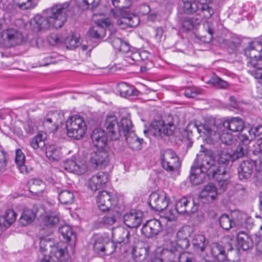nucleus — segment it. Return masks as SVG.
I'll return each instance as SVG.
<instances>
[{"instance_id":"obj_59","label":"nucleus","mask_w":262,"mask_h":262,"mask_svg":"<svg viewBox=\"0 0 262 262\" xmlns=\"http://www.w3.org/2000/svg\"><path fill=\"white\" fill-rule=\"evenodd\" d=\"M18 6L21 7L22 10H27L33 8L36 4L33 0H14Z\"/></svg>"},{"instance_id":"obj_31","label":"nucleus","mask_w":262,"mask_h":262,"mask_svg":"<svg viewBox=\"0 0 262 262\" xmlns=\"http://www.w3.org/2000/svg\"><path fill=\"white\" fill-rule=\"evenodd\" d=\"M254 241V236L251 237L245 232H239L237 235V244L243 250H247L253 247Z\"/></svg>"},{"instance_id":"obj_19","label":"nucleus","mask_w":262,"mask_h":262,"mask_svg":"<svg viewBox=\"0 0 262 262\" xmlns=\"http://www.w3.org/2000/svg\"><path fill=\"white\" fill-rule=\"evenodd\" d=\"M110 154L106 148L98 149L91 154L90 163L96 167L106 166L110 160Z\"/></svg>"},{"instance_id":"obj_49","label":"nucleus","mask_w":262,"mask_h":262,"mask_svg":"<svg viewBox=\"0 0 262 262\" xmlns=\"http://www.w3.org/2000/svg\"><path fill=\"white\" fill-rule=\"evenodd\" d=\"M244 133H242L238 137L239 141L244 143H246L245 140L248 138L249 139L247 142V145L250 143V141L253 140L255 138L253 128L245 127L243 129Z\"/></svg>"},{"instance_id":"obj_16","label":"nucleus","mask_w":262,"mask_h":262,"mask_svg":"<svg viewBox=\"0 0 262 262\" xmlns=\"http://www.w3.org/2000/svg\"><path fill=\"white\" fill-rule=\"evenodd\" d=\"M1 38L6 46L12 47L20 45L24 38L21 33L17 30L8 29L2 32Z\"/></svg>"},{"instance_id":"obj_37","label":"nucleus","mask_w":262,"mask_h":262,"mask_svg":"<svg viewBox=\"0 0 262 262\" xmlns=\"http://www.w3.org/2000/svg\"><path fill=\"white\" fill-rule=\"evenodd\" d=\"M130 250H131L133 257L137 262H142L148 255V250L145 247H139L130 245V248L128 251Z\"/></svg>"},{"instance_id":"obj_11","label":"nucleus","mask_w":262,"mask_h":262,"mask_svg":"<svg viewBox=\"0 0 262 262\" xmlns=\"http://www.w3.org/2000/svg\"><path fill=\"white\" fill-rule=\"evenodd\" d=\"M113 26L110 19L104 18L98 20L97 26L91 28L88 32V35L92 38L102 39L108 33H112Z\"/></svg>"},{"instance_id":"obj_36","label":"nucleus","mask_w":262,"mask_h":262,"mask_svg":"<svg viewBox=\"0 0 262 262\" xmlns=\"http://www.w3.org/2000/svg\"><path fill=\"white\" fill-rule=\"evenodd\" d=\"M192 244L197 252L203 253L208 245V242L204 235L196 234L193 236Z\"/></svg>"},{"instance_id":"obj_44","label":"nucleus","mask_w":262,"mask_h":262,"mask_svg":"<svg viewBox=\"0 0 262 262\" xmlns=\"http://www.w3.org/2000/svg\"><path fill=\"white\" fill-rule=\"evenodd\" d=\"M118 89L121 96L126 97L130 96H137L139 92L134 88L129 86L127 83L122 82L118 85Z\"/></svg>"},{"instance_id":"obj_6","label":"nucleus","mask_w":262,"mask_h":262,"mask_svg":"<svg viewBox=\"0 0 262 262\" xmlns=\"http://www.w3.org/2000/svg\"><path fill=\"white\" fill-rule=\"evenodd\" d=\"M255 171H262V162L259 160L248 159L243 160L238 164L237 167V174L239 180L242 182L250 181Z\"/></svg>"},{"instance_id":"obj_3","label":"nucleus","mask_w":262,"mask_h":262,"mask_svg":"<svg viewBox=\"0 0 262 262\" xmlns=\"http://www.w3.org/2000/svg\"><path fill=\"white\" fill-rule=\"evenodd\" d=\"M192 129L197 130L201 136L205 138L206 143L209 144H214L220 140L227 145H232L234 143L233 135L225 132L221 125H216L213 121L204 123H189L186 129L188 132H192Z\"/></svg>"},{"instance_id":"obj_62","label":"nucleus","mask_w":262,"mask_h":262,"mask_svg":"<svg viewBox=\"0 0 262 262\" xmlns=\"http://www.w3.org/2000/svg\"><path fill=\"white\" fill-rule=\"evenodd\" d=\"M50 44L55 46L63 42V39L59 36L57 34H52L48 38Z\"/></svg>"},{"instance_id":"obj_21","label":"nucleus","mask_w":262,"mask_h":262,"mask_svg":"<svg viewBox=\"0 0 262 262\" xmlns=\"http://www.w3.org/2000/svg\"><path fill=\"white\" fill-rule=\"evenodd\" d=\"M162 226L160 221L156 219L147 221L143 224L142 234L146 237L151 238L157 235L162 231Z\"/></svg>"},{"instance_id":"obj_18","label":"nucleus","mask_w":262,"mask_h":262,"mask_svg":"<svg viewBox=\"0 0 262 262\" xmlns=\"http://www.w3.org/2000/svg\"><path fill=\"white\" fill-rule=\"evenodd\" d=\"M106 132L111 140H116L121 136V130L116 117L114 115H108L106 117L104 122Z\"/></svg>"},{"instance_id":"obj_10","label":"nucleus","mask_w":262,"mask_h":262,"mask_svg":"<svg viewBox=\"0 0 262 262\" xmlns=\"http://www.w3.org/2000/svg\"><path fill=\"white\" fill-rule=\"evenodd\" d=\"M111 15L118 18L117 23L120 28L124 29L127 27H135L140 22L139 17L135 14L123 12L120 10H111Z\"/></svg>"},{"instance_id":"obj_13","label":"nucleus","mask_w":262,"mask_h":262,"mask_svg":"<svg viewBox=\"0 0 262 262\" xmlns=\"http://www.w3.org/2000/svg\"><path fill=\"white\" fill-rule=\"evenodd\" d=\"M112 235L116 241L115 244L117 246V248H121L119 246L124 247V251L128 252L130 248V243L132 241L128 230L123 227H118L113 230Z\"/></svg>"},{"instance_id":"obj_45","label":"nucleus","mask_w":262,"mask_h":262,"mask_svg":"<svg viewBox=\"0 0 262 262\" xmlns=\"http://www.w3.org/2000/svg\"><path fill=\"white\" fill-rule=\"evenodd\" d=\"M110 212L105 215L100 221V222L107 225H112L116 222L117 220L120 216V213L118 210L115 209L110 210Z\"/></svg>"},{"instance_id":"obj_7","label":"nucleus","mask_w":262,"mask_h":262,"mask_svg":"<svg viewBox=\"0 0 262 262\" xmlns=\"http://www.w3.org/2000/svg\"><path fill=\"white\" fill-rule=\"evenodd\" d=\"M66 126L68 136L76 140L82 139L87 130L83 119L77 115L70 117L67 120Z\"/></svg>"},{"instance_id":"obj_51","label":"nucleus","mask_w":262,"mask_h":262,"mask_svg":"<svg viewBox=\"0 0 262 262\" xmlns=\"http://www.w3.org/2000/svg\"><path fill=\"white\" fill-rule=\"evenodd\" d=\"M219 223L221 227L226 230H229L235 225V223L232 218L227 214H222L220 216Z\"/></svg>"},{"instance_id":"obj_54","label":"nucleus","mask_w":262,"mask_h":262,"mask_svg":"<svg viewBox=\"0 0 262 262\" xmlns=\"http://www.w3.org/2000/svg\"><path fill=\"white\" fill-rule=\"evenodd\" d=\"M208 83H211L214 86L221 89H226L228 86V83L226 81L222 80L215 75H213L211 77Z\"/></svg>"},{"instance_id":"obj_38","label":"nucleus","mask_w":262,"mask_h":262,"mask_svg":"<svg viewBox=\"0 0 262 262\" xmlns=\"http://www.w3.org/2000/svg\"><path fill=\"white\" fill-rule=\"evenodd\" d=\"M37 211L31 209H25L19 219V224L25 226L32 223L36 217Z\"/></svg>"},{"instance_id":"obj_27","label":"nucleus","mask_w":262,"mask_h":262,"mask_svg":"<svg viewBox=\"0 0 262 262\" xmlns=\"http://www.w3.org/2000/svg\"><path fill=\"white\" fill-rule=\"evenodd\" d=\"M221 126L232 132H239L243 131L245 124L241 118L236 117L225 120Z\"/></svg>"},{"instance_id":"obj_43","label":"nucleus","mask_w":262,"mask_h":262,"mask_svg":"<svg viewBox=\"0 0 262 262\" xmlns=\"http://www.w3.org/2000/svg\"><path fill=\"white\" fill-rule=\"evenodd\" d=\"M46 139V133L40 132L30 141V146L35 150L42 149L45 146V140Z\"/></svg>"},{"instance_id":"obj_33","label":"nucleus","mask_w":262,"mask_h":262,"mask_svg":"<svg viewBox=\"0 0 262 262\" xmlns=\"http://www.w3.org/2000/svg\"><path fill=\"white\" fill-rule=\"evenodd\" d=\"M113 31L114 30H112V33H113ZM111 36L110 38V42L114 49L123 53H126L129 51L130 46L127 42L123 41L120 38L114 36L112 33H111ZM110 35V34H109V36Z\"/></svg>"},{"instance_id":"obj_64","label":"nucleus","mask_w":262,"mask_h":262,"mask_svg":"<svg viewBox=\"0 0 262 262\" xmlns=\"http://www.w3.org/2000/svg\"><path fill=\"white\" fill-rule=\"evenodd\" d=\"M25 156L20 149H17L16 151V156L15 161L16 165H20L25 162Z\"/></svg>"},{"instance_id":"obj_39","label":"nucleus","mask_w":262,"mask_h":262,"mask_svg":"<svg viewBox=\"0 0 262 262\" xmlns=\"http://www.w3.org/2000/svg\"><path fill=\"white\" fill-rule=\"evenodd\" d=\"M124 137H125L126 142L131 148L134 150H140L141 149V145L143 140L137 137L134 131L130 132L128 134H126Z\"/></svg>"},{"instance_id":"obj_5","label":"nucleus","mask_w":262,"mask_h":262,"mask_svg":"<svg viewBox=\"0 0 262 262\" xmlns=\"http://www.w3.org/2000/svg\"><path fill=\"white\" fill-rule=\"evenodd\" d=\"M39 247L41 252L49 250L50 255L58 260L63 261L68 257L67 244L63 242L55 243L48 237H42L40 238Z\"/></svg>"},{"instance_id":"obj_29","label":"nucleus","mask_w":262,"mask_h":262,"mask_svg":"<svg viewBox=\"0 0 262 262\" xmlns=\"http://www.w3.org/2000/svg\"><path fill=\"white\" fill-rule=\"evenodd\" d=\"M16 218V213L13 209L8 210L5 216H0V235L15 222Z\"/></svg>"},{"instance_id":"obj_24","label":"nucleus","mask_w":262,"mask_h":262,"mask_svg":"<svg viewBox=\"0 0 262 262\" xmlns=\"http://www.w3.org/2000/svg\"><path fill=\"white\" fill-rule=\"evenodd\" d=\"M143 217V213L142 211L133 210L124 215L123 221L127 227L137 228L141 224Z\"/></svg>"},{"instance_id":"obj_26","label":"nucleus","mask_w":262,"mask_h":262,"mask_svg":"<svg viewBox=\"0 0 262 262\" xmlns=\"http://www.w3.org/2000/svg\"><path fill=\"white\" fill-rule=\"evenodd\" d=\"M106 134V132L100 128H97L93 130L91 135V140L94 145L98 149L107 147L108 139Z\"/></svg>"},{"instance_id":"obj_1","label":"nucleus","mask_w":262,"mask_h":262,"mask_svg":"<svg viewBox=\"0 0 262 262\" xmlns=\"http://www.w3.org/2000/svg\"><path fill=\"white\" fill-rule=\"evenodd\" d=\"M205 155L204 152H200L197 155L196 159L191 166L190 181L195 185L202 183L206 178V175L211 177L217 182V185L221 191H225V183L222 182L221 179L224 177L225 180L229 177L223 168L219 169L215 166L212 165V161L208 154Z\"/></svg>"},{"instance_id":"obj_2","label":"nucleus","mask_w":262,"mask_h":262,"mask_svg":"<svg viewBox=\"0 0 262 262\" xmlns=\"http://www.w3.org/2000/svg\"><path fill=\"white\" fill-rule=\"evenodd\" d=\"M74 8L69 2L54 5L47 10L45 16L36 15L32 21L33 29L36 31L62 28L68 16L74 14Z\"/></svg>"},{"instance_id":"obj_35","label":"nucleus","mask_w":262,"mask_h":262,"mask_svg":"<svg viewBox=\"0 0 262 262\" xmlns=\"http://www.w3.org/2000/svg\"><path fill=\"white\" fill-rule=\"evenodd\" d=\"M250 66H248V73L256 79L259 83H262V60L258 62L254 60L250 62Z\"/></svg>"},{"instance_id":"obj_52","label":"nucleus","mask_w":262,"mask_h":262,"mask_svg":"<svg viewBox=\"0 0 262 262\" xmlns=\"http://www.w3.org/2000/svg\"><path fill=\"white\" fill-rule=\"evenodd\" d=\"M161 162H180L177 154L171 149L165 150L161 157Z\"/></svg>"},{"instance_id":"obj_48","label":"nucleus","mask_w":262,"mask_h":262,"mask_svg":"<svg viewBox=\"0 0 262 262\" xmlns=\"http://www.w3.org/2000/svg\"><path fill=\"white\" fill-rule=\"evenodd\" d=\"M59 232L63 238L67 241H75V233L73 231L70 226L65 225L59 228Z\"/></svg>"},{"instance_id":"obj_9","label":"nucleus","mask_w":262,"mask_h":262,"mask_svg":"<svg viewBox=\"0 0 262 262\" xmlns=\"http://www.w3.org/2000/svg\"><path fill=\"white\" fill-rule=\"evenodd\" d=\"M175 129V125L171 121L154 120L151 123L149 129L144 130V133L145 135L148 133L155 137H160L162 134L169 136L173 135Z\"/></svg>"},{"instance_id":"obj_53","label":"nucleus","mask_w":262,"mask_h":262,"mask_svg":"<svg viewBox=\"0 0 262 262\" xmlns=\"http://www.w3.org/2000/svg\"><path fill=\"white\" fill-rule=\"evenodd\" d=\"M42 125L45 129L49 133L54 132L57 130L58 125L56 124L53 117L47 116L42 122Z\"/></svg>"},{"instance_id":"obj_20","label":"nucleus","mask_w":262,"mask_h":262,"mask_svg":"<svg viewBox=\"0 0 262 262\" xmlns=\"http://www.w3.org/2000/svg\"><path fill=\"white\" fill-rule=\"evenodd\" d=\"M262 45L259 41H253L250 42L249 46L244 50L245 56L249 59L247 61V66H250V62L256 60V62L262 60L261 54Z\"/></svg>"},{"instance_id":"obj_28","label":"nucleus","mask_w":262,"mask_h":262,"mask_svg":"<svg viewBox=\"0 0 262 262\" xmlns=\"http://www.w3.org/2000/svg\"><path fill=\"white\" fill-rule=\"evenodd\" d=\"M189 236V232L185 228H181L175 234L176 240L172 241L177 244L178 248L180 250L188 248L189 246V241L188 237Z\"/></svg>"},{"instance_id":"obj_4","label":"nucleus","mask_w":262,"mask_h":262,"mask_svg":"<svg viewBox=\"0 0 262 262\" xmlns=\"http://www.w3.org/2000/svg\"><path fill=\"white\" fill-rule=\"evenodd\" d=\"M212 0H182L184 13L191 14L196 12L201 20L203 17L209 18L214 13L213 9L207 3Z\"/></svg>"},{"instance_id":"obj_50","label":"nucleus","mask_w":262,"mask_h":262,"mask_svg":"<svg viewBox=\"0 0 262 262\" xmlns=\"http://www.w3.org/2000/svg\"><path fill=\"white\" fill-rule=\"evenodd\" d=\"M63 41L67 48L71 50L78 47L80 45L79 37L73 34L67 36Z\"/></svg>"},{"instance_id":"obj_32","label":"nucleus","mask_w":262,"mask_h":262,"mask_svg":"<svg viewBox=\"0 0 262 262\" xmlns=\"http://www.w3.org/2000/svg\"><path fill=\"white\" fill-rule=\"evenodd\" d=\"M217 23L215 21H206L203 24L204 30L207 34L201 36V40L205 43H210L214 33Z\"/></svg>"},{"instance_id":"obj_23","label":"nucleus","mask_w":262,"mask_h":262,"mask_svg":"<svg viewBox=\"0 0 262 262\" xmlns=\"http://www.w3.org/2000/svg\"><path fill=\"white\" fill-rule=\"evenodd\" d=\"M177 213L190 214L194 213L198 210V206L195 204L194 201L189 198H182L178 201L176 205Z\"/></svg>"},{"instance_id":"obj_55","label":"nucleus","mask_w":262,"mask_h":262,"mask_svg":"<svg viewBox=\"0 0 262 262\" xmlns=\"http://www.w3.org/2000/svg\"><path fill=\"white\" fill-rule=\"evenodd\" d=\"M24 128L28 134L32 135L38 129V126L35 121L29 119L24 124Z\"/></svg>"},{"instance_id":"obj_12","label":"nucleus","mask_w":262,"mask_h":262,"mask_svg":"<svg viewBox=\"0 0 262 262\" xmlns=\"http://www.w3.org/2000/svg\"><path fill=\"white\" fill-rule=\"evenodd\" d=\"M117 245L110 238L102 236L97 237L94 242V251L100 256L109 255L117 249Z\"/></svg>"},{"instance_id":"obj_40","label":"nucleus","mask_w":262,"mask_h":262,"mask_svg":"<svg viewBox=\"0 0 262 262\" xmlns=\"http://www.w3.org/2000/svg\"><path fill=\"white\" fill-rule=\"evenodd\" d=\"M46 188L45 183L41 180L33 179L30 180L29 182V189L30 192L39 195L43 192Z\"/></svg>"},{"instance_id":"obj_42","label":"nucleus","mask_w":262,"mask_h":262,"mask_svg":"<svg viewBox=\"0 0 262 262\" xmlns=\"http://www.w3.org/2000/svg\"><path fill=\"white\" fill-rule=\"evenodd\" d=\"M201 23V18L197 17H186L182 20V29L186 31L192 29Z\"/></svg>"},{"instance_id":"obj_60","label":"nucleus","mask_w":262,"mask_h":262,"mask_svg":"<svg viewBox=\"0 0 262 262\" xmlns=\"http://www.w3.org/2000/svg\"><path fill=\"white\" fill-rule=\"evenodd\" d=\"M254 239L257 254L258 255H262V236L259 232L254 235Z\"/></svg>"},{"instance_id":"obj_25","label":"nucleus","mask_w":262,"mask_h":262,"mask_svg":"<svg viewBox=\"0 0 262 262\" xmlns=\"http://www.w3.org/2000/svg\"><path fill=\"white\" fill-rule=\"evenodd\" d=\"M108 180V174L102 171L97 172L91 177L89 181V187L94 191L102 188Z\"/></svg>"},{"instance_id":"obj_17","label":"nucleus","mask_w":262,"mask_h":262,"mask_svg":"<svg viewBox=\"0 0 262 262\" xmlns=\"http://www.w3.org/2000/svg\"><path fill=\"white\" fill-rule=\"evenodd\" d=\"M174 242H170L167 247L163 248L156 260L158 262H176L175 260L179 255V251Z\"/></svg>"},{"instance_id":"obj_58","label":"nucleus","mask_w":262,"mask_h":262,"mask_svg":"<svg viewBox=\"0 0 262 262\" xmlns=\"http://www.w3.org/2000/svg\"><path fill=\"white\" fill-rule=\"evenodd\" d=\"M179 262H194V255L192 253L188 252H184L180 253L178 257Z\"/></svg>"},{"instance_id":"obj_8","label":"nucleus","mask_w":262,"mask_h":262,"mask_svg":"<svg viewBox=\"0 0 262 262\" xmlns=\"http://www.w3.org/2000/svg\"><path fill=\"white\" fill-rule=\"evenodd\" d=\"M201 152H204L205 155H207L208 154L209 156L211 158L212 161V165L215 166L219 169L221 168H223L225 169L226 173H227L229 175V177L227 179V180H225V179H223V177L221 179V181L222 182H225V190L227 188V185L229 184L230 182V173L228 170V165L230 162H233V159H232L231 155L230 152V148H225L222 150L221 152H220L218 155L216 156V161L213 159L212 157V151L210 150H206L205 151H201Z\"/></svg>"},{"instance_id":"obj_22","label":"nucleus","mask_w":262,"mask_h":262,"mask_svg":"<svg viewBox=\"0 0 262 262\" xmlns=\"http://www.w3.org/2000/svg\"><path fill=\"white\" fill-rule=\"evenodd\" d=\"M64 169L78 175L83 174L86 170V166L80 161L78 156L74 155L68 159L64 164Z\"/></svg>"},{"instance_id":"obj_34","label":"nucleus","mask_w":262,"mask_h":262,"mask_svg":"<svg viewBox=\"0 0 262 262\" xmlns=\"http://www.w3.org/2000/svg\"><path fill=\"white\" fill-rule=\"evenodd\" d=\"M249 139L246 140V143H244L243 142H240L235 147L234 149H230V152L231 155L232 159H233V161L243 158V157L247 155L248 154V148L247 145V142Z\"/></svg>"},{"instance_id":"obj_30","label":"nucleus","mask_w":262,"mask_h":262,"mask_svg":"<svg viewBox=\"0 0 262 262\" xmlns=\"http://www.w3.org/2000/svg\"><path fill=\"white\" fill-rule=\"evenodd\" d=\"M216 183L217 182L216 181ZM217 185V183H216ZM218 185L216 186L213 183H209L205 186L201 191L200 196L201 198H207L208 200L210 198L211 200H215L218 193H222Z\"/></svg>"},{"instance_id":"obj_14","label":"nucleus","mask_w":262,"mask_h":262,"mask_svg":"<svg viewBox=\"0 0 262 262\" xmlns=\"http://www.w3.org/2000/svg\"><path fill=\"white\" fill-rule=\"evenodd\" d=\"M149 205L150 207L156 211H163L167 207L170 206L169 199L164 192L158 193L152 192L149 198Z\"/></svg>"},{"instance_id":"obj_57","label":"nucleus","mask_w":262,"mask_h":262,"mask_svg":"<svg viewBox=\"0 0 262 262\" xmlns=\"http://www.w3.org/2000/svg\"><path fill=\"white\" fill-rule=\"evenodd\" d=\"M14 0H12L4 8L5 10L9 13L14 14L23 10L20 7L17 5Z\"/></svg>"},{"instance_id":"obj_41","label":"nucleus","mask_w":262,"mask_h":262,"mask_svg":"<svg viewBox=\"0 0 262 262\" xmlns=\"http://www.w3.org/2000/svg\"><path fill=\"white\" fill-rule=\"evenodd\" d=\"M57 191L58 194V200L61 204L68 205L74 202V196L71 191L57 188Z\"/></svg>"},{"instance_id":"obj_15","label":"nucleus","mask_w":262,"mask_h":262,"mask_svg":"<svg viewBox=\"0 0 262 262\" xmlns=\"http://www.w3.org/2000/svg\"><path fill=\"white\" fill-rule=\"evenodd\" d=\"M117 203L116 197L106 191L100 192L97 198L98 207L103 212L114 209Z\"/></svg>"},{"instance_id":"obj_56","label":"nucleus","mask_w":262,"mask_h":262,"mask_svg":"<svg viewBox=\"0 0 262 262\" xmlns=\"http://www.w3.org/2000/svg\"><path fill=\"white\" fill-rule=\"evenodd\" d=\"M162 167L167 171H174L178 170L181 165L180 162H161Z\"/></svg>"},{"instance_id":"obj_61","label":"nucleus","mask_w":262,"mask_h":262,"mask_svg":"<svg viewBox=\"0 0 262 262\" xmlns=\"http://www.w3.org/2000/svg\"><path fill=\"white\" fill-rule=\"evenodd\" d=\"M59 222V217L54 214H51L46 216L45 219V224L47 226H54Z\"/></svg>"},{"instance_id":"obj_46","label":"nucleus","mask_w":262,"mask_h":262,"mask_svg":"<svg viewBox=\"0 0 262 262\" xmlns=\"http://www.w3.org/2000/svg\"><path fill=\"white\" fill-rule=\"evenodd\" d=\"M119 128L121 130V136L128 134L133 130V124L131 120L128 118H122L120 122Z\"/></svg>"},{"instance_id":"obj_47","label":"nucleus","mask_w":262,"mask_h":262,"mask_svg":"<svg viewBox=\"0 0 262 262\" xmlns=\"http://www.w3.org/2000/svg\"><path fill=\"white\" fill-rule=\"evenodd\" d=\"M61 154L60 149L54 145H50L46 150L47 157L49 159L54 161L58 160L61 156Z\"/></svg>"},{"instance_id":"obj_63","label":"nucleus","mask_w":262,"mask_h":262,"mask_svg":"<svg viewBox=\"0 0 262 262\" xmlns=\"http://www.w3.org/2000/svg\"><path fill=\"white\" fill-rule=\"evenodd\" d=\"M201 93V90L198 89L191 88L185 90L184 95L189 98H194Z\"/></svg>"}]
</instances>
